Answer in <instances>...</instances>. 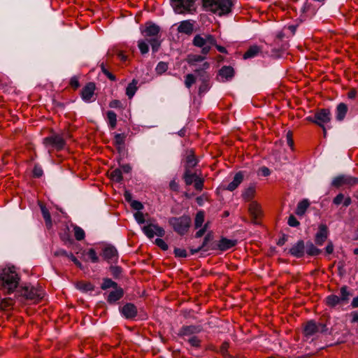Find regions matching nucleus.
Segmentation results:
<instances>
[{
  "label": "nucleus",
  "instance_id": "nucleus-54",
  "mask_svg": "<svg viewBox=\"0 0 358 358\" xmlns=\"http://www.w3.org/2000/svg\"><path fill=\"white\" fill-rule=\"evenodd\" d=\"M69 85L73 90H77L80 87L79 77L77 76H73L70 80Z\"/></svg>",
  "mask_w": 358,
  "mask_h": 358
},
{
  "label": "nucleus",
  "instance_id": "nucleus-53",
  "mask_svg": "<svg viewBox=\"0 0 358 358\" xmlns=\"http://www.w3.org/2000/svg\"><path fill=\"white\" fill-rule=\"evenodd\" d=\"M213 239V235L211 233H208L206 236L204 237V239L203 241L202 244L200 245L201 248L203 251H207V249L206 248L208 242L210 241Z\"/></svg>",
  "mask_w": 358,
  "mask_h": 358
},
{
  "label": "nucleus",
  "instance_id": "nucleus-36",
  "mask_svg": "<svg viewBox=\"0 0 358 358\" xmlns=\"http://www.w3.org/2000/svg\"><path fill=\"white\" fill-rule=\"evenodd\" d=\"M310 206V203L307 199H303L301 201L296 207V214L302 216L305 214L306 211L307 210L308 208Z\"/></svg>",
  "mask_w": 358,
  "mask_h": 358
},
{
  "label": "nucleus",
  "instance_id": "nucleus-30",
  "mask_svg": "<svg viewBox=\"0 0 358 358\" xmlns=\"http://www.w3.org/2000/svg\"><path fill=\"white\" fill-rule=\"evenodd\" d=\"M193 24L188 20L181 22L178 27V31L179 33L185 34L187 35L191 34L193 32Z\"/></svg>",
  "mask_w": 358,
  "mask_h": 358
},
{
  "label": "nucleus",
  "instance_id": "nucleus-25",
  "mask_svg": "<svg viewBox=\"0 0 358 358\" xmlns=\"http://www.w3.org/2000/svg\"><path fill=\"white\" fill-rule=\"evenodd\" d=\"M320 327H322L321 324H317L313 320L308 322L303 329L305 336L309 338L314 336L320 331Z\"/></svg>",
  "mask_w": 358,
  "mask_h": 358
},
{
  "label": "nucleus",
  "instance_id": "nucleus-28",
  "mask_svg": "<svg viewBox=\"0 0 358 358\" xmlns=\"http://www.w3.org/2000/svg\"><path fill=\"white\" fill-rule=\"evenodd\" d=\"M243 173L242 171L237 172L235 174L233 180L225 187V189L230 192L234 191L243 182Z\"/></svg>",
  "mask_w": 358,
  "mask_h": 358
},
{
  "label": "nucleus",
  "instance_id": "nucleus-37",
  "mask_svg": "<svg viewBox=\"0 0 358 358\" xmlns=\"http://www.w3.org/2000/svg\"><path fill=\"white\" fill-rule=\"evenodd\" d=\"M41 210L47 228L50 229L52 226V222L49 210L45 206H41Z\"/></svg>",
  "mask_w": 358,
  "mask_h": 358
},
{
  "label": "nucleus",
  "instance_id": "nucleus-58",
  "mask_svg": "<svg viewBox=\"0 0 358 358\" xmlns=\"http://www.w3.org/2000/svg\"><path fill=\"white\" fill-rule=\"evenodd\" d=\"M78 287L84 291H92L94 289L93 285L90 282H80L78 284Z\"/></svg>",
  "mask_w": 358,
  "mask_h": 358
},
{
  "label": "nucleus",
  "instance_id": "nucleus-59",
  "mask_svg": "<svg viewBox=\"0 0 358 358\" xmlns=\"http://www.w3.org/2000/svg\"><path fill=\"white\" fill-rule=\"evenodd\" d=\"M287 223L290 227H296L299 225V222L297 220V219L292 215H291L288 217Z\"/></svg>",
  "mask_w": 358,
  "mask_h": 358
},
{
  "label": "nucleus",
  "instance_id": "nucleus-38",
  "mask_svg": "<svg viewBox=\"0 0 358 358\" xmlns=\"http://www.w3.org/2000/svg\"><path fill=\"white\" fill-rule=\"evenodd\" d=\"M108 126L111 129H114L117 125V115L113 110H108L106 113Z\"/></svg>",
  "mask_w": 358,
  "mask_h": 358
},
{
  "label": "nucleus",
  "instance_id": "nucleus-61",
  "mask_svg": "<svg viewBox=\"0 0 358 358\" xmlns=\"http://www.w3.org/2000/svg\"><path fill=\"white\" fill-rule=\"evenodd\" d=\"M130 204L132 208L137 210L138 211H140L143 208L142 203L136 200L132 201Z\"/></svg>",
  "mask_w": 358,
  "mask_h": 358
},
{
  "label": "nucleus",
  "instance_id": "nucleus-34",
  "mask_svg": "<svg viewBox=\"0 0 358 358\" xmlns=\"http://www.w3.org/2000/svg\"><path fill=\"white\" fill-rule=\"evenodd\" d=\"M138 83V82L137 80L133 79L132 81L128 84L126 88V94L129 97V99H131L134 96L136 92L137 91Z\"/></svg>",
  "mask_w": 358,
  "mask_h": 358
},
{
  "label": "nucleus",
  "instance_id": "nucleus-40",
  "mask_svg": "<svg viewBox=\"0 0 358 358\" xmlns=\"http://www.w3.org/2000/svg\"><path fill=\"white\" fill-rule=\"evenodd\" d=\"M117 286V283L112 280L110 278H103V282L101 285V289L106 290L109 288H116Z\"/></svg>",
  "mask_w": 358,
  "mask_h": 358
},
{
  "label": "nucleus",
  "instance_id": "nucleus-48",
  "mask_svg": "<svg viewBox=\"0 0 358 358\" xmlns=\"http://www.w3.org/2000/svg\"><path fill=\"white\" fill-rule=\"evenodd\" d=\"M185 78V85L186 87H187L189 89L196 82V77L193 74H191V73L186 75Z\"/></svg>",
  "mask_w": 358,
  "mask_h": 358
},
{
  "label": "nucleus",
  "instance_id": "nucleus-51",
  "mask_svg": "<svg viewBox=\"0 0 358 358\" xmlns=\"http://www.w3.org/2000/svg\"><path fill=\"white\" fill-rule=\"evenodd\" d=\"M87 254L92 263L99 262V258L97 256L96 252L94 250V249H93V248L89 249Z\"/></svg>",
  "mask_w": 358,
  "mask_h": 358
},
{
  "label": "nucleus",
  "instance_id": "nucleus-35",
  "mask_svg": "<svg viewBox=\"0 0 358 358\" xmlns=\"http://www.w3.org/2000/svg\"><path fill=\"white\" fill-rule=\"evenodd\" d=\"M206 55H189L187 58V62L190 66H196V63L203 62L206 59Z\"/></svg>",
  "mask_w": 358,
  "mask_h": 358
},
{
  "label": "nucleus",
  "instance_id": "nucleus-55",
  "mask_svg": "<svg viewBox=\"0 0 358 358\" xmlns=\"http://www.w3.org/2000/svg\"><path fill=\"white\" fill-rule=\"evenodd\" d=\"M173 253L176 257L185 258L187 257V252L185 249L175 248Z\"/></svg>",
  "mask_w": 358,
  "mask_h": 358
},
{
  "label": "nucleus",
  "instance_id": "nucleus-15",
  "mask_svg": "<svg viewBox=\"0 0 358 358\" xmlns=\"http://www.w3.org/2000/svg\"><path fill=\"white\" fill-rule=\"evenodd\" d=\"M96 86L94 83L90 82L83 88L80 96L82 99L85 102H91L94 99H92L94 95V91Z\"/></svg>",
  "mask_w": 358,
  "mask_h": 358
},
{
  "label": "nucleus",
  "instance_id": "nucleus-60",
  "mask_svg": "<svg viewBox=\"0 0 358 358\" xmlns=\"http://www.w3.org/2000/svg\"><path fill=\"white\" fill-rule=\"evenodd\" d=\"M155 244L160 248L163 250H168V245L166 243V242L162 239V238H157L155 240Z\"/></svg>",
  "mask_w": 358,
  "mask_h": 358
},
{
  "label": "nucleus",
  "instance_id": "nucleus-5",
  "mask_svg": "<svg viewBox=\"0 0 358 358\" xmlns=\"http://www.w3.org/2000/svg\"><path fill=\"white\" fill-rule=\"evenodd\" d=\"M192 220L189 215H183L180 217H171L169 219V224L175 232L180 236L186 234L191 226Z\"/></svg>",
  "mask_w": 358,
  "mask_h": 358
},
{
  "label": "nucleus",
  "instance_id": "nucleus-64",
  "mask_svg": "<svg viewBox=\"0 0 358 358\" xmlns=\"http://www.w3.org/2000/svg\"><path fill=\"white\" fill-rule=\"evenodd\" d=\"M109 107L112 108H122V103L119 100L114 99L109 103Z\"/></svg>",
  "mask_w": 358,
  "mask_h": 358
},
{
  "label": "nucleus",
  "instance_id": "nucleus-21",
  "mask_svg": "<svg viewBox=\"0 0 358 358\" xmlns=\"http://www.w3.org/2000/svg\"><path fill=\"white\" fill-rule=\"evenodd\" d=\"M24 295L29 299L38 301L43 298V293L41 289L34 287H27L24 289Z\"/></svg>",
  "mask_w": 358,
  "mask_h": 358
},
{
  "label": "nucleus",
  "instance_id": "nucleus-20",
  "mask_svg": "<svg viewBox=\"0 0 358 358\" xmlns=\"http://www.w3.org/2000/svg\"><path fill=\"white\" fill-rule=\"evenodd\" d=\"M329 234L328 228L326 224H321L319 225L318 231L315 234V241L318 245H322L325 242Z\"/></svg>",
  "mask_w": 358,
  "mask_h": 358
},
{
  "label": "nucleus",
  "instance_id": "nucleus-62",
  "mask_svg": "<svg viewBox=\"0 0 358 358\" xmlns=\"http://www.w3.org/2000/svg\"><path fill=\"white\" fill-rule=\"evenodd\" d=\"M257 175L259 176H264V177L268 176V168H267L266 166H262V167L259 168L257 171Z\"/></svg>",
  "mask_w": 358,
  "mask_h": 358
},
{
  "label": "nucleus",
  "instance_id": "nucleus-63",
  "mask_svg": "<svg viewBox=\"0 0 358 358\" xmlns=\"http://www.w3.org/2000/svg\"><path fill=\"white\" fill-rule=\"evenodd\" d=\"M207 228H208V224H205L202 228H201L199 231H197L196 232L195 237L196 238H201V236H203L204 235V234L206 233V231H207Z\"/></svg>",
  "mask_w": 358,
  "mask_h": 358
},
{
  "label": "nucleus",
  "instance_id": "nucleus-19",
  "mask_svg": "<svg viewBox=\"0 0 358 358\" xmlns=\"http://www.w3.org/2000/svg\"><path fill=\"white\" fill-rule=\"evenodd\" d=\"M289 253L296 258L302 257L305 254V244L303 240L298 241L289 250Z\"/></svg>",
  "mask_w": 358,
  "mask_h": 358
},
{
  "label": "nucleus",
  "instance_id": "nucleus-31",
  "mask_svg": "<svg viewBox=\"0 0 358 358\" xmlns=\"http://www.w3.org/2000/svg\"><path fill=\"white\" fill-rule=\"evenodd\" d=\"M256 187L254 184L250 185L242 193L243 199L245 201H251L255 195Z\"/></svg>",
  "mask_w": 358,
  "mask_h": 358
},
{
  "label": "nucleus",
  "instance_id": "nucleus-47",
  "mask_svg": "<svg viewBox=\"0 0 358 358\" xmlns=\"http://www.w3.org/2000/svg\"><path fill=\"white\" fill-rule=\"evenodd\" d=\"M167 69H168V64L164 62H159L155 68V71H156L157 73L160 74V75L164 73V72H166L167 71Z\"/></svg>",
  "mask_w": 358,
  "mask_h": 358
},
{
  "label": "nucleus",
  "instance_id": "nucleus-43",
  "mask_svg": "<svg viewBox=\"0 0 358 358\" xmlns=\"http://www.w3.org/2000/svg\"><path fill=\"white\" fill-rule=\"evenodd\" d=\"M73 232L75 238L78 241H83L85 237V231L77 225H73Z\"/></svg>",
  "mask_w": 358,
  "mask_h": 358
},
{
  "label": "nucleus",
  "instance_id": "nucleus-10",
  "mask_svg": "<svg viewBox=\"0 0 358 358\" xmlns=\"http://www.w3.org/2000/svg\"><path fill=\"white\" fill-rule=\"evenodd\" d=\"M196 0H171L172 6L176 13L182 14L190 13L194 10V6Z\"/></svg>",
  "mask_w": 358,
  "mask_h": 358
},
{
  "label": "nucleus",
  "instance_id": "nucleus-56",
  "mask_svg": "<svg viewBox=\"0 0 358 358\" xmlns=\"http://www.w3.org/2000/svg\"><path fill=\"white\" fill-rule=\"evenodd\" d=\"M134 217L136 222L139 224H143L145 222L144 214L141 211H137L134 213Z\"/></svg>",
  "mask_w": 358,
  "mask_h": 358
},
{
  "label": "nucleus",
  "instance_id": "nucleus-3",
  "mask_svg": "<svg viewBox=\"0 0 358 358\" xmlns=\"http://www.w3.org/2000/svg\"><path fill=\"white\" fill-rule=\"evenodd\" d=\"M19 277L14 268H4L0 273V285L8 293H11L17 288Z\"/></svg>",
  "mask_w": 358,
  "mask_h": 358
},
{
  "label": "nucleus",
  "instance_id": "nucleus-42",
  "mask_svg": "<svg viewBox=\"0 0 358 358\" xmlns=\"http://www.w3.org/2000/svg\"><path fill=\"white\" fill-rule=\"evenodd\" d=\"M110 179L116 182H121L123 180L122 170L115 169L110 173Z\"/></svg>",
  "mask_w": 358,
  "mask_h": 358
},
{
  "label": "nucleus",
  "instance_id": "nucleus-11",
  "mask_svg": "<svg viewBox=\"0 0 358 358\" xmlns=\"http://www.w3.org/2000/svg\"><path fill=\"white\" fill-rule=\"evenodd\" d=\"M317 125L322 127L323 129L324 135L327 134L324 124L329 122L331 120V113L327 108H322L315 113Z\"/></svg>",
  "mask_w": 358,
  "mask_h": 358
},
{
  "label": "nucleus",
  "instance_id": "nucleus-49",
  "mask_svg": "<svg viewBox=\"0 0 358 358\" xmlns=\"http://www.w3.org/2000/svg\"><path fill=\"white\" fill-rule=\"evenodd\" d=\"M189 345L194 348H199L201 346V340L196 336H192L187 339Z\"/></svg>",
  "mask_w": 358,
  "mask_h": 358
},
{
  "label": "nucleus",
  "instance_id": "nucleus-13",
  "mask_svg": "<svg viewBox=\"0 0 358 358\" xmlns=\"http://www.w3.org/2000/svg\"><path fill=\"white\" fill-rule=\"evenodd\" d=\"M358 183V178L348 176H338L334 178L331 182V185L339 187L343 185H353Z\"/></svg>",
  "mask_w": 358,
  "mask_h": 358
},
{
  "label": "nucleus",
  "instance_id": "nucleus-2",
  "mask_svg": "<svg viewBox=\"0 0 358 358\" xmlns=\"http://www.w3.org/2000/svg\"><path fill=\"white\" fill-rule=\"evenodd\" d=\"M160 27L152 22H147L144 28L141 29V34L145 38L148 43L152 47L153 52H158L161 45L159 34L160 32Z\"/></svg>",
  "mask_w": 358,
  "mask_h": 358
},
{
  "label": "nucleus",
  "instance_id": "nucleus-22",
  "mask_svg": "<svg viewBox=\"0 0 358 358\" xmlns=\"http://www.w3.org/2000/svg\"><path fill=\"white\" fill-rule=\"evenodd\" d=\"M121 313L127 319H133L137 315V308L131 303H127L121 309Z\"/></svg>",
  "mask_w": 358,
  "mask_h": 358
},
{
  "label": "nucleus",
  "instance_id": "nucleus-45",
  "mask_svg": "<svg viewBox=\"0 0 358 358\" xmlns=\"http://www.w3.org/2000/svg\"><path fill=\"white\" fill-rule=\"evenodd\" d=\"M100 67L101 69V72L111 81H116L117 78L115 75L110 73L108 69L106 68V65L102 62L100 64Z\"/></svg>",
  "mask_w": 358,
  "mask_h": 358
},
{
  "label": "nucleus",
  "instance_id": "nucleus-33",
  "mask_svg": "<svg viewBox=\"0 0 358 358\" xmlns=\"http://www.w3.org/2000/svg\"><path fill=\"white\" fill-rule=\"evenodd\" d=\"M261 52V48L258 45L250 46L243 55L245 59L255 57Z\"/></svg>",
  "mask_w": 358,
  "mask_h": 358
},
{
  "label": "nucleus",
  "instance_id": "nucleus-39",
  "mask_svg": "<svg viewBox=\"0 0 358 358\" xmlns=\"http://www.w3.org/2000/svg\"><path fill=\"white\" fill-rule=\"evenodd\" d=\"M305 252H306L310 256H317L320 254L321 251L312 243H308L305 247Z\"/></svg>",
  "mask_w": 358,
  "mask_h": 358
},
{
  "label": "nucleus",
  "instance_id": "nucleus-1",
  "mask_svg": "<svg viewBox=\"0 0 358 358\" xmlns=\"http://www.w3.org/2000/svg\"><path fill=\"white\" fill-rule=\"evenodd\" d=\"M192 44L196 47L201 48V52L203 55H208L212 46H215L221 53H227L226 48L217 45L215 36L211 34H206L204 36L200 34L196 35L193 38Z\"/></svg>",
  "mask_w": 358,
  "mask_h": 358
},
{
  "label": "nucleus",
  "instance_id": "nucleus-23",
  "mask_svg": "<svg viewBox=\"0 0 358 358\" xmlns=\"http://www.w3.org/2000/svg\"><path fill=\"white\" fill-rule=\"evenodd\" d=\"M237 243L236 240L228 239L225 237H222L217 243V247L214 249H218L220 251H226L234 247Z\"/></svg>",
  "mask_w": 358,
  "mask_h": 358
},
{
  "label": "nucleus",
  "instance_id": "nucleus-27",
  "mask_svg": "<svg viewBox=\"0 0 358 358\" xmlns=\"http://www.w3.org/2000/svg\"><path fill=\"white\" fill-rule=\"evenodd\" d=\"M124 295V291L123 289L119 286H117L116 288H114V290L111 291L108 296H107V301L109 303H114L118 300H120Z\"/></svg>",
  "mask_w": 358,
  "mask_h": 358
},
{
  "label": "nucleus",
  "instance_id": "nucleus-4",
  "mask_svg": "<svg viewBox=\"0 0 358 358\" xmlns=\"http://www.w3.org/2000/svg\"><path fill=\"white\" fill-rule=\"evenodd\" d=\"M203 6L206 10L222 16L231 11L232 2L231 0H203Z\"/></svg>",
  "mask_w": 358,
  "mask_h": 358
},
{
  "label": "nucleus",
  "instance_id": "nucleus-16",
  "mask_svg": "<svg viewBox=\"0 0 358 358\" xmlns=\"http://www.w3.org/2000/svg\"><path fill=\"white\" fill-rule=\"evenodd\" d=\"M203 331V327L201 325H184L182 326L178 333L180 337L190 336L196 334H199Z\"/></svg>",
  "mask_w": 358,
  "mask_h": 358
},
{
  "label": "nucleus",
  "instance_id": "nucleus-50",
  "mask_svg": "<svg viewBox=\"0 0 358 358\" xmlns=\"http://www.w3.org/2000/svg\"><path fill=\"white\" fill-rule=\"evenodd\" d=\"M138 47L140 50V52L142 55H145L149 51V47L148 44L143 40H141L138 43Z\"/></svg>",
  "mask_w": 358,
  "mask_h": 358
},
{
  "label": "nucleus",
  "instance_id": "nucleus-32",
  "mask_svg": "<svg viewBox=\"0 0 358 358\" xmlns=\"http://www.w3.org/2000/svg\"><path fill=\"white\" fill-rule=\"evenodd\" d=\"M347 112H348L347 105L344 103H339L336 107V120L338 121L343 120L345 118Z\"/></svg>",
  "mask_w": 358,
  "mask_h": 358
},
{
  "label": "nucleus",
  "instance_id": "nucleus-18",
  "mask_svg": "<svg viewBox=\"0 0 358 358\" xmlns=\"http://www.w3.org/2000/svg\"><path fill=\"white\" fill-rule=\"evenodd\" d=\"M210 68V64L208 62H203L201 66L196 68L194 71L196 74L199 80L201 82L209 81L210 76L206 71Z\"/></svg>",
  "mask_w": 358,
  "mask_h": 358
},
{
  "label": "nucleus",
  "instance_id": "nucleus-52",
  "mask_svg": "<svg viewBox=\"0 0 358 358\" xmlns=\"http://www.w3.org/2000/svg\"><path fill=\"white\" fill-rule=\"evenodd\" d=\"M110 271L114 278H118L122 273V268L117 266H111Z\"/></svg>",
  "mask_w": 358,
  "mask_h": 358
},
{
  "label": "nucleus",
  "instance_id": "nucleus-24",
  "mask_svg": "<svg viewBox=\"0 0 358 358\" xmlns=\"http://www.w3.org/2000/svg\"><path fill=\"white\" fill-rule=\"evenodd\" d=\"M234 70L230 66H224L218 71V76L221 78V81L225 82L231 80L234 76Z\"/></svg>",
  "mask_w": 358,
  "mask_h": 358
},
{
  "label": "nucleus",
  "instance_id": "nucleus-57",
  "mask_svg": "<svg viewBox=\"0 0 358 358\" xmlns=\"http://www.w3.org/2000/svg\"><path fill=\"white\" fill-rule=\"evenodd\" d=\"M67 257L70 259L77 267H78L80 269L83 268L81 262L78 261V259L73 255L72 252H69Z\"/></svg>",
  "mask_w": 358,
  "mask_h": 358
},
{
  "label": "nucleus",
  "instance_id": "nucleus-7",
  "mask_svg": "<svg viewBox=\"0 0 358 358\" xmlns=\"http://www.w3.org/2000/svg\"><path fill=\"white\" fill-rule=\"evenodd\" d=\"M340 296L331 294L326 298V303L328 306L335 307L338 304H345L348 302L352 294L348 290V287L343 286L340 289Z\"/></svg>",
  "mask_w": 358,
  "mask_h": 358
},
{
  "label": "nucleus",
  "instance_id": "nucleus-9",
  "mask_svg": "<svg viewBox=\"0 0 358 358\" xmlns=\"http://www.w3.org/2000/svg\"><path fill=\"white\" fill-rule=\"evenodd\" d=\"M43 143L46 148H52L57 151L63 150L66 145V141L59 134H52L43 138Z\"/></svg>",
  "mask_w": 358,
  "mask_h": 358
},
{
  "label": "nucleus",
  "instance_id": "nucleus-26",
  "mask_svg": "<svg viewBox=\"0 0 358 358\" xmlns=\"http://www.w3.org/2000/svg\"><path fill=\"white\" fill-rule=\"evenodd\" d=\"M102 256L108 262L116 261L117 259V250L113 245H108L103 249Z\"/></svg>",
  "mask_w": 358,
  "mask_h": 358
},
{
  "label": "nucleus",
  "instance_id": "nucleus-41",
  "mask_svg": "<svg viewBox=\"0 0 358 358\" xmlns=\"http://www.w3.org/2000/svg\"><path fill=\"white\" fill-rule=\"evenodd\" d=\"M205 214L204 212L200 210L196 213L195 219H194V227L195 229H198L201 227L203 222H204Z\"/></svg>",
  "mask_w": 358,
  "mask_h": 358
},
{
  "label": "nucleus",
  "instance_id": "nucleus-44",
  "mask_svg": "<svg viewBox=\"0 0 358 358\" xmlns=\"http://www.w3.org/2000/svg\"><path fill=\"white\" fill-rule=\"evenodd\" d=\"M229 348V343L228 341H224L220 348V352L224 358H230L231 355L228 352Z\"/></svg>",
  "mask_w": 358,
  "mask_h": 358
},
{
  "label": "nucleus",
  "instance_id": "nucleus-6",
  "mask_svg": "<svg viewBox=\"0 0 358 358\" xmlns=\"http://www.w3.org/2000/svg\"><path fill=\"white\" fill-rule=\"evenodd\" d=\"M287 30H291L294 33L295 28L293 26H289L288 27H284L281 31L277 33L276 41H278V43L280 42V48H273L271 50V53H270V57L279 59L283 57L285 55L288 44L286 41H283V38H285V31Z\"/></svg>",
  "mask_w": 358,
  "mask_h": 358
},
{
  "label": "nucleus",
  "instance_id": "nucleus-12",
  "mask_svg": "<svg viewBox=\"0 0 358 358\" xmlns=\"http://www.w3.org/2000/svg\"><path fill=\"white\" fill-rule=\"evenodd\" d=\"M143 233L149 238H152L155 236L163 237L165 235L164 229L157 224H148L142 229Z\"/></svg>",
  "mask_w": 358,
  "mask_h": 358
},
{
  "label": "nucleus",
  "instance_id": "nucleus-14",
  "mask_svg": "<svg viewBox=\"0 0 358 358\" xmlns=\"http://www.w3.org/2000/svg\"><path fill=\"white\" fill-rule=\"evenodd\" d=\"M249 213L252 222L255 224H259L262 217V211L261 206L256 201L250 203Z\"/></svg>",
  "mask_w": 358,
  "mask_h": 358
},
{
  "label": "nucleus",
  "instance_id": "nucleus-17",
  "mask_svg": "<svg viewBox=\"0 0 358 358\" xmlns=\"http://www.w3.org/2000/svg\"><path fill=\"white\" fill-rule=\"evenodd\" d=\"M199 160L195 156L194 151L190 150L187 151L184 159L185 170H192L198 164Z\"/></svg>",
  "mask_w": 358,
  "mask_h": 358
},
{
  "label": "nucleus",
  "instance_id": "nucleus-8",
  "mask_svg": "<svg viewBox=\"0 0 358 358\" xmlns=\"http://www.w3.org/2000/svg\"><path fill=\"white\" fill-rule=\"evenodd\" d=\"M182 179L186 185L194 184L196 190L201 192L203 189L204 179L200 178L196 173L192 170H185Z\"/></svg>",
  "mask_w": 358,
  "mask_h": 358
},
{
  "label": "nucleus",
  "instance_id": "nucleus-46",
  "mask_svg": "<svg viewBox=\"0 0 358 358\" xmlns=\"http://www.w3.org/2000/svg\"><path fill=\"white\" fill-rule=\"evenodd\" d=\"M126 134L124 133L122 134H115L114 136V145H122V144H125Z\"/></svg>",
  "mask_w": 358,
  "mask_h": 358
},
{
  "label": "nucleus",
  "instance_id": "nucleus-29",
  "mask_svg": "<svg viewBox=\"0 0 358 358\" xmlns=\"http://www.w3.org/2000/svg\"><path fill=\"white\" fill-rule=\"evenodd\" d=\"M351 198L349 196L345 197L344 194L342 193L337 194L336 196L333 199V203L336 206H339L340 204L343 203V206L348 207L351 204Z\"/></svg>",
  "mask_w": 358,
  "mask_h": 358
}]
</instances>
